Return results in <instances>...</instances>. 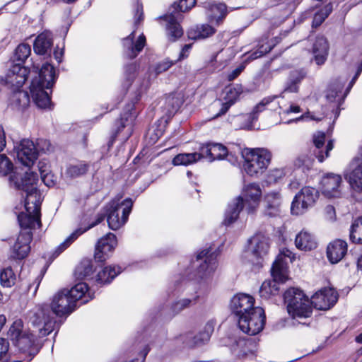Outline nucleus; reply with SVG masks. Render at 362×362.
Returning <instances> with one entry per match:
<instances>
[{
  "label": "nucleus",
  "instance_id": "nucleus-3",
  "mask_svg": "<svg viewBox=\"0 0 362 362\" xmlns=\"http://www.w3.org/2000/svg\"><path fill=\"white\" fill-rule=\"evenodd\" d=\"M262 190L258 184L250 183L246 185L241 195L228 205L223 224L228 226L233 223L243 209H245L248 214L253 213L259 205Z\"/></svg>",
  "mask_w": 362,
  "mask_h": 362
},
{
  "label": "nucleus",
  "instance_id": "nucleus-4",
  "mask_svg": "<svg viewBox=\"0 0 362 362\" xmlns=\"http://www.w3.org/2000/svg\"><path fill=\"white\" fill-rule=\"evenodd\" d=\"M29 322L38 331L40 337L47 336L56 329H59L62 324L47 304L36 306L30 313Z\"/></svg>",
  "mask_w": 362,
  "mask_h": 362
},
{
  "label": "nucleus",
  "instance_id": "nucleus-30",
  "mask_svg": "<svg viewBox=\"0 0 362 362\" xmlns=\"http://www.w3.org/2000/svg\"><path fill=\"white\" fill-rule=\"evenodd\" d=\"M353 164L355 168L349 176V182L354 189L362 192V147L359 149L358 156L354 159Z\"/></svg>",
  "mask_w": 362,
  "mask_h": 362
},
{
  "label": "nucleus",
  "instance_id": "nucleus-14",
  "mask_svg": "<svg viewBox=\"0 0 362 362\" xmlns=\"http://www.w3.org/2000/svg\"><path fill=\"white\" fill-rule=\"evenodd\" d=\"M269 249V238L263 233H256L249 240V250L256 259L257 264H261L268 254Z\"/></svg>",
  "mask_w": 362,
  "mask_h": 362
},
{
  "label": "nucleus",
  "instance_id": "nucleus-46",
  "mask_svg": "<svg viewBox=\"0 0 362 362\" xmlns=\"http://www.w3.org/2000/svg\"><path fill=\"white\" fill-rule=\"evenodd\" d=\"M182 101L175 95H169L165 98V109L168 117L174 115L180 109Z\"/></svg>",
  "mask_w": 362,
  "mask_h": 362
},
{
  "label": "nucleus",
  "instance_id": "nucleus-52",
  "mask_svg": "<svg viewBox=\"0 0 362 362\" xmlns=\"http://www.w3.org/2000/svg\"><path fill=\"white\" fill-rule=\"evenodd\" d=\"M242 93L243 87L240 85L236 84L234 86L227 87L224 100L228 101L234 105Z\"/></svg>",
  "mask_w": 362,
  "mask_h": 362
},
{
  "label": "nucleus",
  "instance_id": "nucleus-59",
  "mask_svg": "<svg viewBox=\"0 0 362 362\" xmlns=\"http://www.w3.org/2000/svg\"><path fill=\"white\" fill-rule=\"evenodd\" d=\"M270 284V281L267 280L262 283L259 291L261 298L268 299L271 296H273Z\"/></svg>",
  "mask_w": 362,
  "mask_h": 362
},
{
  "label": "nucleus",
  "instance_id": "nucleus-12",
  "mask_svg": "<svg viewBox=\"0 0 362 362\" xmlns=\"http://www.w3.org/2000/svg\"><path fill=\"white\" fill-rule=\"evenodd\" d=\"M182 17V14L176 11L175 6L173 11L169 9L165 15L160 17L165 22V35L168 41L174 42L183 35L184 31L179 22Z\"/></svg>",
  "mask_w": 362,
  "mask_h": 362
},
{
  "label": "nucleus",
  "instance_id": "nucleus-55",
  "mask_svg": "<svg viewBox=\"0 0 362 362\" xmlns=\"http://www.w3.org/2000/svg\"><path fill=\"white\" fill-rule=\"evenodd\" d=\"M306 76V72L303 69L300 70H293L291 71L288 76V79L292 81V83H296L299 86L301 81Z\"/></svg>",
  "mask_w": 362,
  "mask_h": 362
},
{
  "label": "nucleus",
  "instance_id": "nucleus-20",
  "mask_svg": "<svg viewBox=\"0 0 362 362\" xmlns=\"http://www.w3.org/2000/svg\"><path fill=\"white\" fill-rule=\"evenodd\" d=\"M218 252L211 251V247L206 248L201 251L197 256V260L204 258L203 264H201L198 268V276L201 279H205L216 269V257Z\"/></svg>",
  "mask_w": 362,
  "mask_h": 362
},
{
  "label": "nucleus",
  "instance_id": "nucleus-16",
  "mask_svg": "<svg viewBox=\"0 0 362 362\" xmlns=\"http://www.w3.org/2000/svg\"><path fill=\"white\" fill-rule=\"evenodd\" d=\"M14 149L16 151L18 160L24 166L30 167L37 158L35 145L29 139H23Z\"/></svg>",
  "mask_w": 362,
  "mask_h": 362
},
{
  "label": "nucleus",
  "instance_id": "nucleus-9",
  "mask_svg": "<svg viewBox=\"0 0 362 362\" xmlns=\"http://www.w3.org/2000/svg\"><path fill=\"white\" fill-rule=\"evenodd\" d=\"M266 316L261 307H256L250 313L243 316L238 321L240 330L244 333L253 336L259 334L265 325Z\"/></svg>",
  "mask_w": 362,
  "mask_h": 362
},
{
  "label": "nucleus",
  "instance_id": "nucleus-23",
  "mask_svg": "<svg viewBox=\"0 0 362 362\" xmlns=\"http://www.w3.org/2000/svg\"><path fill=\"white\" fill-rule=\"evenodd\" d=\"M28 75V69L23 64L16 63L9 69L6 76V81L7 83L21 88L26 81Z\"/></svg>",
  "mask_w": 362,
  "mask_h": 362
},
{
  "label": "nucleus",
  "instance_id": "nucleus-34",
  "mask_svg": "<svg viewBox=\"0 0 362 362\" xmlns=\"http://www.w3.org/2000/svg\"><path fill=\"white\" fill-rule=\"evenodd\" d=\"M278 98L277 95H270L264 98L253 109L252 112L249 116V119L252 121L257 119V115L264 110H269L271 111H276L281 109L279 103L276 101Z\"/></svg>",
  "mask_w": 362,
  "mask_h": 362
},
{
  "label": "nucleus",
  "instance_id": "nucleus-64",
  "mask_svg": "<svg viewBox=\"0 0 362 362\" xmlns=\"http://www.w3.org/2000/svg\"><path fill=\"white\" fill-rule=\"evenodd\" d=\"M38 170L40 172V175L42 174L47 173V172L50 171V165L49 162L42 159L38 162L37 164Z\"/></svg>",
  "mask_w": 362,
  "mask_h": 362
},
{
  "label": "nucleus",
  "instance_id": "nucleus-29",
  "mask_svg": "<svg viewBox=\"0 0 362 362\" xmlns=\"http://www.w3.org/2000/svg\"><path fill=\"white\" fill-rule=\"evenodd\" d=\"M105 218V214H98L96 220L90 223L88 227L85 228L84 230L77 229L74 231L54 251L53 256L54 257H57L59 256L64 250H65L67 247L70 246V245L78 238L79 235L83 234L84 232L87 231L88 229L97 226Z\"/></svg>",
  "mask_w": 362,
  "mask_h": 362
},
{
  "label": "nucleus",
  "instance_id": "nucleus-17",
  "mask_svg": "<svg viewBox=\"0 0 362 362\" xmlns=\"http://www.w3.org/2000/svg\"><path fill=\"white\" fill-rule=\"evenodd\" d=\"M6 146V140L4 131L1 126H0V151H1ZM11 174L9 179L14 175L18 177L19 182H21L20 177H23L26 174L35 173V172H25L23 174L18 173L16 170H13V165L11 160L4 154H0V176H6ZM10 185L14 187L13 184L11 185L9 180Z\"/></svg>",
  "mask_w": 362,
  "mask_h": 362
},
{
  "label": "nucleus",
  "instance_id": "nucleus-41",
  "mask_svg": "<svg viewBox=\"0 0 362 362\" xmlns=\"http://www.w3.org/2000/svg\"><path fill=\"white\" fill-rule=\"evenodd\" d=\"M89 168L88 163L81 161L76 164L69 165L66 170V174L70 178H76L86 175Z\"/></svg>",
  "mask_w": 362,
  "mask_h": 362
},
{
  "label": "nucleus",
  "instance_id": "nucleus-56",
  "mask_svg": "<svg viewBox=\"0 0 362 362\" xmlns=\"http://www.w3.org/2000/svg\"><path fill=\"white\" fill-rule=\"evenodd\" d=\"M35 145L37 154L40 152L45 153L49 151L52 147L49 141L45 139H38Z\"/></svg>",
  "mask_w": 362,
  "mask_h": 362
},
{
  "label": "nucleus",
  "instance_id": "nucleus-50",
  "mask_svg": "<svg viewBox=\"0 0 362 362\" xmlns=\"http://www.w3.org/2000/svg\"><path fill=\"white\" fill-rule=\"evenodd\" d=\"M272 276L273 280L284 283L286 280V276L284 272V267L282 262L279 261H275L271 269Z\"/></svg>",
  "mask_w": 362,
  "mask_h": 362
},
{
  "label": "nucleus",
  "instance_id": "nucleus-38",
  "mask_svg": "<svg viewBox=\"0 0 362 362\" xmlns=\"http://www.w3.org/2000/svg\"><path fill=\"white\" fill-rule=\"evenodd\" d=\"M122 272L119 267L109 266L99 272L97 275V282L100 284L110 283Z\"/></svg>",
  "mask_w": 362,
  "mask_h": 362
},
{
  "label": "nucleus",
  "instance_id": "nucleus-62",
  "mask_svg": "<svg viewBox=\"0 0 362 362\" xmlns=\"http://www.w3.org/2000/svg\"><path fill=\"white\" fill-rule=\"evenodd\" d=\"M41 180L43 183L50 187L54 185L55 181L54 180V175L51 173V171L47 172V173L40 175Z\"/></svg>",
  "mask_w": 362,
  "mask_h": 362
},
{
  "label": "nucleus",
  "instance_id": "nucleus-24",
  "mask_svg": "<svg viewBox=\"0 0 362 362\" xmlns=\"http://www.w3.org/2000/svg\"><path fill=\"white\" fill-rule=\"evenodd\" d=\"M33 69L39 70L38 76L33 80H39V86H45L52 88L56 81L55 69L52 65L46 62L39 69L38 66H33Z\"/></svg>",
  "mask_w": 362,
  "mask_h": 362
},
{
  "label": "nucleus",
  "instance_id": "nucleus-22",
  "mask_svg": "<svg viewBox=\"0 0 362 362\" xmlns=\"http://www.w3.org/2000/svg\"><path fill=\"white\" fill-rule=\"evenodd\" d=\"M341 182L340 175L327 174L321 180L322 193L328 198L339 197L341 194L339 186Z\"/></svg>",
  "mask_w": 362,
  "mask_h": 362
},
{
  "label": "nucleus",
  "instance_id": "nucleus-53",
  "mask_svg": "<svg viewBox=\"0 0 362 362\" xmlns=\"http://www.w3.org/2000/svg\"><path fill=\"white\" fill-rule=\"evenodd\" d=\"M197 0H180L179 2H175L169 9L173 11V7L179 13H182L189 11L196 4Z\"/></svg>",
  "mask_w": 362,
  "mask_h": 362
},
{
  "label": "nucleus",
  "instance_id": "nucleus-47",
  "mask_svg": "<svg viewBox=\"0 0 362 362\" xmlns=\"http://www.w3.org/2000/svg\"><path fill=\"white\" fill-rule=\"evenodd\" d=\"M16 274L11 267L2 269L0 272V283L4 287L11 288L15 284Z\"/></svg>",
  "mask_w": 362,
  "mask_h": 362
},
{
  "label": "nucleus",
  "instance_id": "nucleus-44",
  "mask_svg": "<svg viewBox=\"0 0 362 362\" xmlns=\"http://www.w3.org/2000/svg\"><path fill=\"white\" fill-rule=\"evenodd\" d=\"M349 238L354 243L362 244V216L356 219L352 223Z\"/></svg>",
  "mask_w": 362,
  "mask_h": 362
},
{
  "label": "nucleus",
  "instance_id": "nucleus-43",
  "mask_svg": "<svg viewBox=\"0 0 362 362\" xmlns=\"http://www.w3.org/2000/svg\"><path fill=\"white\" fill-rule=\"evenodd\" d=\"M130 112H124L123 115H121V117L119 119H117L115 121V132L111 136L109 141H108V148H110L114 142L117 136V134L126 127L129 125V124H127L129 122V117H131Z\"/></svg>",
  "mask_w": 362,
  "mask_h": 362
},
{
  "label": "nucleus",
  "instance_id": "nucleus-7",
  "mask_svg": "<svg viewBox=\"0 0 362 362\" xmlns=\"http://www.w3.org/2000/svg\"><path fill=\"white\" fill-rule=\"evenodd\" d=\"M245 158L244 169L250 176L258 177L268 168L272 154L264 148L246 149L241 152Z\"/></svg>",
  "mask_w": 362,
  "mask_h": 362
},
{
  "label": "nucleus",
  "instance_id": "nucleus-49",
  "mask_svg": "<svg viewBox=\"0 0 362 362\" xmlns=\"http://www.w3.org/2000/svg\"><path fill=\"white\" fill-rule=\"evenodd\" d=\"M31 53V47L28 44H20L16 49L15 58L17 64H23Z\"/></svg>",
  "mask_w": 362,
  "mask_h": 362
},
{
  "label": "nucleus",
  "instance_id": "nucleus-21",
  "mask_svg": "<svg viewBox=\"0 0 362 362\" xmlns=\"http://www.w3.org/2000/svg\"><path fill=\"white\" fill-rule=\"evenodd\" d=\"M46 89L48 88L45 86H39V80H32L30 86V94L35 104L40 109H50L52 106L51 98Z\"/></svg>",
  "mask_w": 362,
  "mask_h": 362
},
{
  "label": "nucleus",
  "instance_id": "nucleus-58",
  "mask_svg": "<svg viewBox=\"0 0 362 362\" xmlns=\"http://www.w3.org/2000/svg\"><path fill=\"white\" fill-rule=\"evenodd\" d=\"M135 30H133L127 37L122 39V45L125 49H127V54L129 57V54H132Z\"/></svg>",
  "mask_w": 362,
  "mask_h": 362
},
{
  "label": "nucleus",
  "instance_id": "nucleus-54",
  "mask_svg": "<svg viewBox=\"0 0 362 362\" xmlns=\"http://www.w3.org/2000/svg\"><path fill=\"white\" fill-rule=\"evenodd\" d=\"M146 44V37L142 34L137 39L136 42L133 45L132 54H129V58H135L138 54L143 49Z\"/></svg>",
  "mask_w": 362,
  "mask_h": 362
},
{
  "label": "nucleus",
  "instance_id": "nucleus-35",
  "mask_svg": "<svg viewBox=\"0 0 362 362\" xmlns=\"http://www.w3.org/2000/svg\"><path fill=\"white\" fill-rule=\"evenodd\" d=\"M52 45V38L50 34L42 33L35 40L33 49L37 54H49Z\"/></svg>",
  "mask_w": 362,
  "mask_h": 362
},
{
  "label": "nucleus",
  "instance_id": "nucleus-26",
  "mask_svg": "<svg viewBox=\"0 0 362 362\" xmlns=\"http://www.w3.org/2000/svg\"><path fill=\"white\" fill-rule=\"evenodd\" d=\"M204 5L207 10L206 15L209 21L216 25L221 24L228 13L226 4L204 2Z\"/></svg>",
  "mask_w": 362,
  "mask_h": 362
},
{
  "label": "nucleus",
  "instance_id": "nucleus-31",
  "mask_svg": "<svg viewBox=\"0 0 362 362\" xmlns=\"http://www.w3.org/2000/svg\"><path fill=\"white\" fill-rule=\"evenodd\" d=\"M329 52V44L326 37L317 36L313 45V54L317 65L323 64L327 60Z\"/></svg>",
  "mask_w": 362,
  "mask_h": 362
},
{
  "label": "nucleus",
  "instance_id": "nucleus-5",
  "mask_svg": "<svg viewBox=\"0 0 362 362\" xmlns=\"http://www.w3.org/2000/svg\"><path fill=\"white\" fill-rule=\"evenodd\" d=\"M8 337L20 351L30 357V360L40 351V346L36 343L35 335L23 331V322L21 319L13 322L8 332Z\"/></svg>",
  "mask_w": 362,
  "mask_h": 362
},
{
  "label": "nucleus",
  "instance_id": "nucleus-36",
  "mask_svg": "<svg viewBox=\"0 0 362 362\" xmlns=\"http://www.w3.org/2000/svg\"><path fill=\"white\" fill-rule=\"evenodd\" d=\"M216 29L209 24L197 25L187 32V37L193 40H204L212 36Z\"/></svg>",
  "mask_w": 362,
  "mask_h": 362
},
{
  "label": "nucleus",
  "instance_id": "nucleus-2",
  "mask_svg": "<svg viewBox=\"0 0 362 362\" xmlns=\"http://www.w3.org/2000/svg\"><path fill=\"white\" fill-rule=\"evenodd\" d=\"M92 298L87 284L79 282L69 290L63 289L56 293L49 307L57 317H66L75 310L78 300L84 304Z\"/></svg>",
  "mask_w": 362,
  "mask_h": 362
},
{
  "label": "nucleus",
  "instance_id": "nucleus-48",
  "mask_svg": "<svg viewBox=\"0 0 362 362\" xmlns=\"http://www.w3.org/2000/svg\"><path fill=\"white\" fill-rule=\"evenodd\" d=\"M344 85L339 82H335L329 85L326 97L329 101L342 99L341 91Z\"/></svg>",
  "mask_w": 362,
  "mask_h": 362
},
{
  "label": "nucleus",
  "instance_id": "nucleus-11",
  "mask_svg": "<svg viewBox=\"0 0 362 362\" xmlns=\"http://www.w3.org/2000/svg\"><path fill=\"white\" fill-rule=\"evenodd\" d=\"M318 199V192L310 187H305L296 194L291 203V211L292 214L299 215L303 214L308 208L312 207Z\"/></svg>",
  "mask_w": 362,
  "mask_h": 362
},
{
  "label": "nucleus",
  "instance_id": "nucleus-8",
  "mask_svg": "<svg viewBox=\"0 0 362 362\" xmlns=\"http://www.w3.org/2000/svg\"><path fill=\"white\" fill-rule=\"evenodd\" d=\"M133 202L127 198L119 202V200H112L107 206V221L108 226L113 230H118L128 220L132 211Z\"/></svg>",
  "mask_w": 362,
  "mask_h": 362
},
{
  "label": "nucleus",
  "instance_id": "nucleus-25",
  "mask_svg": "<svg viewBox=\"0 0 362 362\" xmlns=\"http://www.w3.org/2000/svg\"><path fill=\"white\" fill-rule=\"evenodd\" d=\"M346 252L347 243L341 239L332 241L327 247V257L332 264H336L341 261Z\"/></svg>",
  "mask_w": 362,
  "mask_h": 362
},
{
  "label": "nucleus",
  "instance_id": "nucleus-28",
  "mask_svg": "<svg viewBox=\"0 0 362 362\" xmlns=\"http://www.w3.org/2000/svg\"><path fill=\"white\" fill-rule=\"evenodd\" d=\"M257 343L252 339L239 338L231 345V351L238 358L253 354Z\"/></svg>",
  "mask_w": 362,
  "mask_h": 362
},
{
  "label": "nucleus",
  "instance_id": "nucleus-18",
  "mask_svg": "<svg viewBox=\"0 0 362 362\" xmlns=\"http://www.w3.org/2000/svg\"><path fill=\"white\" fill-rule=\"evenodd\" d=\"M337 292L331 288H324L316 292L311 298L313 308L326 310L332 308L337 301Z\"/></svg>",
  "mask_w": 362,
  "mask_h": 362
},
{
  "label": "nucleus",
  "instance_id": "nucleus-61",
  "mask_svg": "<svg viewBox=\"0 0 362 362\" xmlns=\"http://www.w3.org/2000/svg\"><path fill=\"white\" fill-rule=\"evenodd\" d=\"M134 25L138 26L139 23L144 20L143 6L137 3L135 6L134 11Z\"/></svg>",
  "mask_w": 362,
  "mask_h": 362
},
{
  "label": "nucleus",
  "instance_id": "nucleus-45",
  "mask_svg": "<svg viewBox=\"0 0 362 362\" xmlns=\"http://www.w3.org/2000/svg\"><path fill=\"white\" fill-rule=\"evenodd\" d=\"M332 4L331 3H329L327 5H325L323 8L320 9L317 12H316L313 19V28L319 27L332 13Z\"/></svg>",
  "mask_w": 362,
  "mask_h": 362
},
{
  "label": "nucleus",
  "instance_id": "nucleus-42",
  "mask_svg": "<svg viewBox=\"0 0 362 362\" xmlns=\"http://www.w3.org/2000/svg\"><path fill=\"white\" fill-rule=\"evenodd\" d=\"M95 269L92 260L83 259L77 266L75 274L78 278L83 279L90 276Z\"/></svg>",
  "mask_w": 362,
  "mask_h": 362
},
{
  "label": "nucleus",
  "instance_id": "nucleus-15",
  "mask_svg": "<svg viewBox=\"0 0 362 362\" xmlns=\"http://www.w3.org/2000/svg\"><path fill=\"white\" fill-rule=\"evenodd\" d=\"M117 245L116 235L112 233L101 238L95 246L94 259L95 262L103 263L110 256Z\"/></svg>",
  "mask_w": 362,
  "mask_h": 362
},
{
  "label": "nucleus",
  "instance_id": "nucleus-6",
  "mask_svg": "<svg viewBox=\"0 0 362 362\" xmlns=\"http://www.w3.org/2000/svg\"><path fill=\"white\" fill-rule=\"evenodd\" d=\"M284 298L288 312L293 317L308 318L311 316L312 302L303 291L291 288L285 291Z\"/></svg>",
  "mask_w": 362,
  "mask_h": 362
},
{
  "label": "nucleus",
  "instance_id": "nucleus-39",
  "mask_svg": "<svg viewBox=\"0 0 362 362\" xmlns=\"http://www.w3.org/2000/svg\"><path fill=\"white\" fill-rule=\"evenodd\" d=\"M202 159L199 152L179 153L173 159L174 165H189Z\"/></svg>",
  "mask_w": 362,
  "mask_h": 362
},
{
  "label": "nucleus",
  "instance_id": "nucleus-37",
  "mask_svg": "<svg viewBox=\"0 0 362 362\" xmlns=\"http://www.w3.org/2000/svg\"><path fill=\"white\" fill-rule=\"evenodd\" d=\"M296 246L301 250H312L317 247L315 236L305 230H301L296 237Z\"/></svg>",
  "mask_w": 362,
  "mask_h": 362
},
{
  "label": "nucleus",
  "instance_id": "nucleus-13",
  "mask_svg": "<svg viewBox=\"0 0 362 362\" xmlns=\"http://www.w3.org/2000/svg\"><path fill=\"white\" fill-rule=\"evenodd\" d=\"M255 299L245 293L235 295L230 300V308L238 321L243 316L255 310Z\"/></svg>",
  "mask_w": 362,
  "mask_h": 362
},
{
  "label": "nucleus",
  "instance_id": "nucleus-60",
  "mask_svg": "<svg viewBox=\"0 0 362 362\" xmlns=\"http://www.w3.org/2000/svg\"><path fill=\"white\" fill-rule=\"evenodd\" d=\"M8 349V341L4 338H0V362H4L6 361Z\"/></svg>",
  "mask_w": 362,
  "mask_h": 362
},
{
  "label": "nucleus",
  "instance_id": "nucleus-57",
  "mask_svg": "<svg viewBox=\"0 0 362 362\" xmlns=\"http://www.w3.org/2000/svg\"><path fill=\"white\" fill-rule=\"evenodd\" d=\"M175 61H170L169 59H165L158 64H157L155 68V72L156 75L160 74L163 72L168 71L173 64H175Z\"/></svg>",
  "mask_w": 362,
  "mask_h": 362
},
{
  "label": "nucleus",
  "instance_id": "nucleus-19",
  "mask_svg": "<svg viewBox=\"0 0 362 362\" xmlns=\"http://www.w3.org/2000/svg\"><path fill=\"white\" fill-rule=\"evenodd\" d=\"M33 240V233L30 230L21 232L15 244L11 249L10 257L13 259H23L30 251V243Z\"/></svg>",
  "mask_w": 362,
  "mask_h": 362
},
{
  "label": "nucleus",
  "instance_id": "nucleus-10",
  "mask_svg": "<svg viewBox=\"0 0 362 362\" xmlns=\"http://www.w3.org/2000/svg\"><path fill=\"white\" fill-rule=\"evenodd\" d=\"M202 158H206L212 162L215 160H222L226 158L229 162L235 164L238 162V156L231 151L219 143H208L203 144L199 148Z\"/></svg>",
  "mask_w": 362,
  "mask_h": 362
},
{
  "label": "nucleus",
  "instance_id": "nucleus-40",
  "mask_svg": "<svg viewBox=\"0 0 362 362\" xmlns=\"http://www.w3.org/2000/svg\"><path fill=\"white\" fill-rule=\"evenodd\" d=\"M10 101L12 105L18 108H25L30 103V97L27 91L18 89L13 92Z\"/></svg>",
  "mask_w": 362,
  "mask_h": 362
},
{
  "label": "nucleus",
  "instance_id": "nucleus-1",
  "mask_svg": "<svg viewBox=\"0 0 362 362\" xmlns=\"http://www.w3.org/2000/svg\"><path fill=\"white\" fill-rule=\"evenodd\" d=\"M20 178L21 182H19L16 175L10 178L11 185L13 184L14 188L21 192L22 197L24 198L26 213L18 214L19 224L24 229L34 228L36 224L40 227V194L36 186L38 175L37 173H29Z\"/></svg>",
  "mask_w": 362,
  "mask_h": 362
},
{
  "label": "nucleus",
  "instance_id": "nucleus-33",
  "mask_svg": "<svg viewBox=\"0 0 362 362\" xmlns=\"http://www.w3.org/2000/svg\"><path fill=\"white\" fill-rule=\"evenodd\" d=\"M325 141V133L320 132L314 136L313 142L315 146L314 154L320 163L323 162L324 160L329 156V151L333 148V143L332 141H329L325 147V151H323L322 148H324Z\"/></svg>",
  "mask_w": 362,
  "mask_h": 362
},
{
  "label": "nucleus",
  "instance_id": "nucleus-27",
  "mask_svg": "<svg viewBox=\"0 0 362 362\" xmlns=\"http://www.w3.org/2000/svg\"><path fill=\"white\" fill-rule=\"evenodd\" d=\"M281 197L279 193H269L264 198V215L269 218L279 216L281 214Z\"/></svg>",
  "mask_w": 362,
  "mask_h": 362
},
{
  "label": "nucleus",
  "instance_id": "nucleus-32",
  "mask_svg": "<svg viewBox=\"0 0 362 362\" xmlns=\"http://www.w3.org/2000/svg\"><path fill=\"white\" fill-rule=\"evenodd\" d=\"M215 322L210 320L206 323L203 329L197 335L194 336L192 339L187 341V345L190 348L201 346L207 343L214 332Z\"/></svg>",
  "mask_w": 362,
  "mask_h": 362
},
{
  "label": "nucleus",
  "instance_id": "nucleus-51",
  "mask_svg": "<svg viewBox=\"0 0 362 362\" xmlns=\"http://www.w3.org/2000/svg\"><path fill=\"white\" fill-rule=\"evenodd\" d=\"M199 296H196L193 299L184 298L173 303L171 310L173 315L178 314L184 309L189 307L191 304H195Z\"/></svg>",
  "mask_w": 362,
  "mask_h": 362
},
{
  "label": "nucleus",
  "instance_id": "nucleus-63",
  "mask_svg": "<svg viewBox=\"0 0 362 362\" xmlns=\"http://www.w3.org/2000/svg\"><path fill=\"white\" fill-rule=\"evenodd\" d=\"M136 71V65L134 63L127 64L125 66V74L128 80H132L135 76Z\"/></svg>",
  "mask_w": 362,
  "mask_h": 362
}]
</instances>
